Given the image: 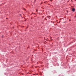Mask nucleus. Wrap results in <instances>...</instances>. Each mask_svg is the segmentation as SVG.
Listing matches in <instances>:
<instances>
[{"mask_svg": "<svg viewBox=\"0 0 76 76\" xmlns=\"http://www.w3.org/2000/svg\"><path fill=\"white\" fill-rule=\"evenodd\" d=\"M75 8H73L72 10V12H75Z\"/></svg>", "mask_w": 76, "mask_h": 76, "instance_id": "nucleus-1", "label": "nucleus"}, {"mask_svg": "<svg viewBox=\"0 0 76 76\" xmlns=\"http://www.w3.org/2000/svg\"><path fill=\"white\" fill-rule=\"evenodd\" d=\"M36 12H38V11H37V10H36Z\"/></svg>", "mask_w": 76, "mask_h": 76, "instance_id": "nucleus-2", "label": "nucleus"}, {"mask_svg": "<svg viewBox=\"0 0 76 76\" xmlns=\"http://www.w3.org/2000/svg\"><path fill=\"white\" fill-rule=\"evenodd\" d=\"M76 15L75 17H76Z\"/></svg>", "mask_w": 76, "mask_h": 76, "instance_id": "nucleus-3", "label": "nucleus"}, {"mask_svg": "<svg viewBox=\"0 0 76 76\" xmlns=\"http://www.w3.org/2000/svg\"><path fill=\"white\" fill-rule=\"evenodd\" d=\"M35 14V13L34 14V15Z\"/></svg>", "mask_w": 76, "mask_h": 76, "instance_id": "nucleus-4", "label": "nucleus"}]
</instances>
